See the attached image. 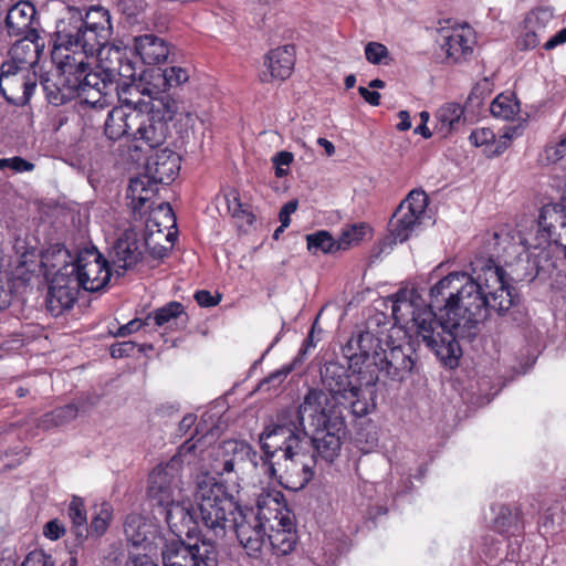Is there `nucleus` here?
I'll use <instances>...</instances> for the list:
<instances>
[{
    "mask_svg": "<svg viewBox=\"0 0 566 566\" xmlns=\"http://www.w3.org/2000/svg\"><path fill=\"white\" fill-rule=\"evenodd\" d=\"M471 272H453L430 289L428 306L412 312V328L446 366H458L460 339L475 336L491 312L504 315L517 302L506 272L492 259L471 262Z\"/></svg>",
    "mask_w": 566,
    "mask_h": 566,
    "instance_id": "1",
    "label": "nucleus"
},
{
    "mask_svg": "<svg viewBox=\"0 0 566 566\" xmlns=\"http://www.w3.org/2000/svg\"><path fill=\"white\" fill-rule=\"evenodd\" d=\"M326 397L311 391L295 408H286L259 437L263 455L249 443L233 442V452L253 468L276 479L286 490L304 489L315 474L317 459L328 463L339 454L338 432L343 428L339 411L325 413Z\"/></svg>",
    "mask_w": 566,
    "mask_h": 566,
    "instance_id": "2",
    "label": "nucleus"
},
{
    "mask_svg": "<svg viewBox=\"0 0 566 566\" xmlns=\"http://www.w3.org/2000/svg\"><path fill=\"white\" fill-rule=\"evenodd\" d=\"M321 378L324 389L311 388L305 396L315 390L321 391L326 397L325 413L332 410L339 411L343 428L338 432L339 442L345 434L344 409H350L356 417H364L369 412V402L363 395V390L373 388L379 380L374 370L363 369L361 367H348L336 361H328L321 368Z\"/></svg>",
    "mask_w": 566,
    "mask_h": 566,
    "instance_id": "3",
    "label": "nucleus"
},
{
    "mask_svg": "<svg viewBox=\"0 0 566 566\" xmlns=\"http://www.w3.org/2000/svg\"><path fill=\"white\" fill-rule=\"evenodd\" d=\"M195 501L198 517L206 528L201 541L213 545L233 527V523L239 518V513L243 509L226 491L224 486L209 474H201L197 478Z\"/></svg>",
    "mask_w": 566,
    "mask_h": 566,
    "instance_id": "4",
    "label": "nucleus"
},
{
    "mask_svg": "<svg viewBox=\"0 0 566 566\" xmlns=\"http://www.w3.org/2000/svg\"><path fill=\"white\" fill-rule=\"evenodd\" d=\"M201 440H186L177 453L166 462L157 464L148 475L146 494L157 506H167L182 497L181 472L185 465L197 467L202 458Z\"/></svg>",
    "mask_w": 566,
    "mask_h": 566,
    "instance_id": "5",
    "label": "nucleus"
},
{
    "mask_svg": "<svg viewBox=\"0 0 566 566\" xmlns=\"http://www.w3.org/2000/svg\"><path fill=\"white\" fill-rule=\"evenodd\" d=\"M105 48L97 39L94 42L90 40L81 10L69 7L67 17L56 23L51 52L52 62L56 66L75 62L82 65L84 60L94 55L99 56Z\"/></svg>",
    "mask_w": 566,
    "mask_h": 566,
    "instance_id": "6",
    "label": "nucleus"
},
{
    "mask_svg": "<svg viewBox=\"0 0 566 566\" xmlns=\"http://www.w3.org/2000/svg\"><path fill=\"white\" fill-rule=\"evenodd\" d=\"M496 245H499L503 253L507 256L512 254L517 255L514 264H511V277L516 282H532L539 274L542 269L541 254L544 248L551 242H555L553 237H546V231L541 228L539 219L536 222V234L533 238H527L521 232L512 233L510 231H501L494 233ZM559 247V244H558ZM563 249V247L560 245Z\"/></svg>",
    "mask_w": 566,
    "mask_h": 566,
    "instance_id": "7",
    "label": "nucleus"
},
{
    "mask_svg": "<svg viewBox=\"0 0 566 566\" xmlns=\"http://www.w3.org/2000/svg\"><path fill=\"white\" fill-rule=\"evenodd\" d=\"M60 72V82L69 94H76L85 104L103 108L108 104L107 96L116 92L107 73L102 69L93 72L87 60L82 65L69 63L56 66Z\"/></svg>",
    "mask_w": 566,
    "mask_h": 566,
    "instance_id": "8",
    "label": "nucleus"
},
{
    "mask_svg": "<svg viewBox=\"0 0 566 566\" xmlns=\"http://www.w3.org/2000/svg\"><path fill=\"white\" fill-rule=\"evenodd\" d=\"M281 496L279 491L262 490L256 506L260 507V518H265L269 524L268 541L273 552L286 555L296 545V532L290 513L282 507Z\"/></svg>",
    "mask_w": 566,
    "mask_h": 566,
    "instance_id": "9",
    "label": "nucleus"
},
{
    "mask_svg": "<svg viewBox=\"0 0 566 566\" xmlns=\"http://www.w3.org/2000/svg\"><path fill=\"white\" fill-rule=\"evenodd\" d=\"M80 289L88 292L102 290L111 277L107 261L95 247L80 250L74 265L66 269Z\"/></svg>",
    "mask_w": 566,
    "mask_h": 566,
    "instance_id": "10",
    "label": "nucleus"
},
{
    "mask_svg": "<svg viewBox=\"0 0 566 566\" xmlns=\"http://www.w3.org/2000/svg\"><path fill=\"white\" fill-rule=\"evenodd\" d=\"M385 346L375 350L373 355V368L375 374L392 381H403L412 371L415 359L413 352L409 345H395L386 340Z\"/></svg>",
    "mask_w": 566,
    "mask_h": 566,
    "instance_id": "11",
    "label": "nucleus"
},
{
    "mask_svg": "<svg viewBox=\"0 0 566 566\" xmlns=\"http://www.w3.org/2000/svg\"><path fill=\"white\" fill-rule=\"evenodd\" d=\"M123 84L122 93H117L120 105L108 112L104 125L105 135L112 140L128 136L129 125L127 120L138 119L140 90L134 83L127 84L124 82Z\"/></svg>",
    "mask_w": 566,
    "mask_h": 566,
    "instance_id": "12",
    "label": "nucleus"
},
{
    "mask_svg": "<svg viewBox=\"0 0 566 566\" xmlns=\"http://www.w3.org/2000/svg\"><path fill=\"white\" fill-rule=\"evenodd\" d=\"M164 566H218L217 546L200 541L186 546L180 541H171L161 552Z\"/></svg>",
    "mask_w": 566,
    "mask_h": 566,
    "instance_id": "13",
    "label": "nucleus"
},
{
    "mask_svg": "<svg viewBox=\"0 0 566 566\" xmlns=\"http://www.w3.org/2000/svg\"><path fill=\"white\" fill-rule=\"evenodd\" d=\"M427 206L428 197L423 190L415 189L408 193L396 209L389 223L396 241L403 242L409 239L421 223Z\"/></svg>",
    "mask_w": 566,
    "mask_h": 566,
    "instance_id": "14",
    "label": "nucleus"
},
{
    "mask_svg": "<svg viewBox=\"0 0 566 566\" xmlns=\"http://www.w3.org/2000/svg\"><path fill=\"white\" fill-rule=\"evenodd\" d=\"M238 517L229 531L235 532L238 541L250 556H258L265 543V536L268 537V522L260 518L258 506L256 512L250 507L242 509Z\"/></svg>",
    "mask_w": 566,
    "mask_h": 566,
    "instance_id": "15",
    "label": "nucleus"
},
{
    "mask_svg": "<svg viewBox=\"0 0 566 566\" xmlns=\"http://www.w3.org/2000/svg\"><path fill=\"white\" fill-rule=\"evenodd\" d=\"M80 287L73 276L57 274L51 277L46 294V308L53 316L70 311L78 296Z\"/></svg>",
    "mask_w": 566,
    "mask_h": 566,
    "instance_id": "16",
    "label": "nucleus"
},
{
    "mask_svg": "<svg viewBox=\"0 0 566 566\" xmlns=\"http://www.w3.org/2000/svg\"><path fill=\"white\" fill-rule=\"evenodd\" d=\"M98 60L99 69L107 73L111 82L116 86V93H119V80L135 82L138 76L135 63L129 59L126 50L118 46H106Z\"/></svg>",
    "mask_w": 566,
    "mask_h": 566,
    "instance_id": "17",
    "label": "nucleus"
},
{
    "mask_svg": "<svg viewBox=\"0 0 566 566\" xmlns=\"http://www.w3.org/2000/svg\"><path fill=\"white\" fill-rule=\"evenodd\" d=\"M380 346L384 345L371 332L361 331L348 339L342 352L350 363V367L373 370V355L375 350H379Z\"/></svg>",
    "mask_w": 566,
    "mask_h": 566,
    "instance_id": "18",
    "label": "nucleus"
},
{
    "mask_svg": "<svg viewBox=\"0 0 566 566\" xmlns=\"http://www.w3.org/2000/svg\"><path fill=\"white\" fill-rule=\"evenodd\" d=\"M138 119L140 126L134 133V140L142 142L146 147L154 149L160 147L168 136V123L164 115L155 112H148L143 106L138 109Z\"/></svg>",
    "mask_w": 566,
    "mask_h": 566,
    "instance_id": "19",
    "label": "nucleus"
},
{
    "mask_svg": "<svg viewBox=\"0 0 566 566\" xmlns=\"http://www.w3.org/2000/svg\"><path fill=\"white\" fill-rule=\"evenodd\" d=\"M44 40L32 29L29 36H24L12 45L9 52L10 61L4 64L15 69L35 71L34 67L44 52Z\"/></svg>",
    "mask_w": 566,
    "mask_h": 566,
    "instance_id": "20",
    "label": "nucleus"
},
{
    "mask_svg": "<svg viewBox=\"0 0 566 566\" xmlns=\"http://www.w3.org/2000/svg\"><path fill=\"white\" fill-rule=\"evenodd\" d=\"M539 226L546 231V237H553L563 247L566 260V196L560 203L545 205L539 212Z\"/></svg>",
    "mask_w": 566,
    "mask_h": 566,
    "instance_id": "21",
    "label": "nucleus"
},
{
    "mask_svg": "<svg viewBox=\"0 0 566 566\" xmlns=\"http://www.w3.org/2000/svg\"><path fill=\"white\" fill-rule=\"evenodd\" d=\"M180 169V157L168 148L157 150L146 164V174L154 184H170Z\"/></svg>",
    "mask_w": 566,
    "mask_h": 566,
    "instance_id": "22",
    "label": "nucleus"
},
{
    "mask_svg": "<svg viewBox=\"0 0 566 566\" xmlns=\"http://www.w3.org/2000/svg\"><path fill=\"white\" fill-rule=\"evenodd\" d=\"M36 86V72L23 69H15L12 65L2 64L0 73V91L6 98L7 90L12 92L22 91L23 97L28 101Z\"/></svg>",
    "mask_w": 566,
    "mask_h": 566,
    "instance_id": "23",
    "label": "nucleus"
},
{
    "mask_svg": "<svg viewBox=\"0 0 566 566\" xmlns=\"http://www.w3.org/2000/svg\"><path fill=\"white\" fill-rule=\"evenodd\" d=\"M294 46L285 45L272 50L265 57L264 65L268 71L263 72L261 80L270 82L272 80L283 81L292 74L295 59Z\"/></svg>",
    "mask_w": 566,
    "mask_h": 566,
    "instance_id": "24",
    "label": "nucleus"
},
{
    "mask_svg": "<svg viewBox=\"0 0 566 566\" xmlns=\"http://www.w3.org/2000/svg\"><path fill=\"white\" fill-rule=\"evenodd\" d=\"M517 134V127L506 128L499 137L490 128H476L470 134L469 140L476 147L484 146V151L488 156H499L509 148L512 139Z\"/></svg>",
    "mask_w": 566,
    "mask_h": 566,
    "instance_id": "25",
    "label": "nucleus"
},
{
    "mask_svg": "<svg viewBox=\"0 0 566 566\" xmlns=\"http://www.w3.org/2000/svg\"><path fill=\"white\" fill-rule=\"evenodd\" d=\"M140 245V242L130 234H125L124 238L116 241L111 258L112 264L118 274H120L119 270H130L138 264L143 258Z\"/></svg>",
    "mask_w": 566,
    "mask_h": 566,
    "instance_id": "26",
    "label": "nucleus"
},
{
    "mask_svg": "<svg viewBox=\"0 0 566 566\" xmlns=\"http://www.w3.org/2000/svg\"><path fill=\"white\" fill-rule=\"evenodd\" d=\"M134 51L142 62L148 65L165 62L169 55L166 41L150 33L134 38Z\"/></svg>",
    "mask_w": 566,
    "mask_h": 566,
    "instance_id": "27",
    "label": "nucleus"
},
{
    "mask_svg": "<svg viewBox=\"0 0 566 566\" xmlns=\"http://www.w3.org/2000/svg\"><path fill=\"white\" fill-rule=\"evenodd\" d=\"M174 501L167 506H160L165 511L166 522L171 532L181 537L184 534L190 536L197 528V522L193 520L189 505L181 501Z\"/></svg>",
    "mask_w": 566,
    "mask_h": 566,
    "instance_id": "28",
    "label": "nucleus"
},
{
    "mask_svg": "<svg viewBox=\"0 0 566 566\" xmlns=\"http://www.w3.org/2000/svg\"><path fill=\"white\" fill-rule=\"evenodd\" d=\"M187 319L184 305L172 301L148 314L144 324L149 325L153 321L154 325L172 331L185 327Z\"/></svg>",
    "mask_w": 566,
    "mask_h": 566,
    "instance_id": "29",
    "label": "nucleus"
},
{
    "mask_svg": "<svg viewBox=\"0 0 566 566\" xmlns=\"http://www.w3.org/2000/svg\"><path fill=\"white\" fill-rule=\"evenodd\" d=\"M83 24L88 29V38L92 42L96 39L107 46L112 35L109 12L103 7H92L83 15Z\"/></svg>",
    "mask_w": 566,
    "mask_h": 566,
    "instance_id": "30",
    "label": "nucleus"
},
{
    "mask_svg": "<svg viewBox=\"0 0 566 566\" xmlns=\"http://www.w3.org/2000/svg\"><path fill=\"white\" fill-rule=\"evenodd\" d=\"M474 38L470 28L454 29L451 34L443 38L441 44L447 57L459 62L472 53Z\"/></svg>",
    "mask_w": 566,
    "mask_h": 566,
    "instance_id": "31",
    "label": "nucleus"
},
{
    "mask_svg": "<svg viewBox=\"0 0 566 566\" xmlns=\"http://www.w3.org/2000/svg\"><path fill=\"white\" fill-rule=\"evenodd\" d=\"M35 8L28 1H20L12 6L6 17V28L9 35H21L31 32L30 27L35 17Z\"/></svg>",
    "mask_w": 566,
    "mask_h": 566,
    "instance_id": "32",
    "label": "nucleus"
},
{
    "mask_svg": "<svg viewBox=\"0 0 566 566\" xmlns=\"http://www.w3.org/2000/svg\"><path fill=\"white\" fill-rule=\"evenodd\" d=\"M75 256H72L70 251L61 244L51 245L42 254L41 264L45 269V274L53 277L57 274H67L72 276L66 269L74 265Z\"/></svg>",
    "mask_w": 566,
    "mask_h": 566,
    "instance_id": "33",
    "label": "nucleus"
},
{
    "mask_svg": "<svg viewBox=\"0 0 566 566\" xmlns=\"http://www.w3.org/2000/svg\"><path fill=\"white\" fill-rule=\"evenodd\" d=\"M159 184H154L153 178L146 174L132 179L127 189V197L132 199L134 210H140L150 202L158 191Z\"/></svg>",
    "mask_w": 566,
    "mask_h": 566,
    "instance_id": "34",
    "label": "nucleus"
},
{
    "mask_svg": "<svg viewBox=\"0 0 566 566\" xmlns=\"http://www.w3.org/2000/svg\"><path fill=\"white\" fill-rule=\"evenodd\" d=\"M224 199L227 202L228 211L234 219L238 228L245 229L254 223L255 216L251 206L243 203L240 200L239 193L237 191L227 193Z\"/></svg>",
    "mask_w": 566,
    "mask_h": 566,
    "instance_id": "35",
    "label": "nucleus"
},
{
    "mask_svg": "<svg viewBox=\"0 0 566 566\" xmlns=\"http://www.w3.org/2000/svg\"><path fill=\"white\" fill-rule=\"evenodd\" d=\"M463 107L458 103H447L441 106L437 114V129L443 136H448L461 123L463 117Z\"/></svg>",
    "mask_w": 566,
    "mask_h": 566,
    "instance_id": "36",
    "label": "nucleus"
},
{
    "mask_svg": "<svg viewBox=\"0 0 566 566\" xmlns=\"http://www.w3.org/2000/svg\"><path fill=\"white\" fill-rule=\"evenodd\" d=\"M495 517L493 527L501 534L514 533L522 527L521 512L518 509H511L505 505L493 507Z\"/></svg>",
    "mask_w": 566,
    "mask_h": 566,
    "instance_id": "37",
    "label": "nucleus"
},
{
    "mask_svg": "<svg viewBox=\"0 0 566 566\" xmlns=\"http://www.w3.org/2000/svg\"><path fill=\"white\" fill-rule=\"evenodd\" d=\"M77 406L70 403L54 409L51 412L44 413L38 422V427L44 430H50L64 426L77 417Z\"/></svg>",
    "mask_w": 566,
    "mask_h": 566,
    "instance_id": "38",
    "label": "nucleus"
},
{
    "mask_svg": "<svg viewBox=\"0 0 566 566\" xmlns=\"http://www.w3.org/2000/svg\"><path fill=\"white\" fill-rule=\"evenodd\" d=\"M306 245L311 254H335L339 252V245L336 240L326 230H318L316 232L306 234Z\"/></svg>",
    "mask_w": 566,
    "mask_h": 566,
    "instance_id": "39",
    "label": "nucleus"
},
{
    "mask_svg": "<svg viewBox=\"0 0 566 566\" xmlns=\"http://www.w3.org/2000/svg\"><path fill=\"white\" fill-rule=\"evenodd\" d=\"M148 528L145 518L135 513L127 515L124 523L126 539L134 546H140L146 542Z\"/></svg>",
    "mask_w": 566,
    "mask_h": 566,
    "instance_id": "40",
    "label": "nucleus"
},
{
    "mask_svg": "<svg viewBox=\"0 0 566 566\" xmlns=\"http://www.w3.org/2000/svg\"><path fill=\"white\" fill-rule=\"evenodd\" d=\"M139 106H143L148 112L157 109L159 114L164 115V119L167 123L174 119L179 109L177 101L170 97V95L165 94V91H163L160 96L151 97L150 102H145L139 97Z\"/></svg>",
    "mask_w": 566,
    "mask_h": 566,
    "instance_id": "41",
    "label": "nucleus"
},
{
    "mask_svg": "<svg viewBox=\"0 0 566 566\" xmlns=\"http://www.w3.org/2000/svg\"><path fill=\"white\" fill-rule=\"evenodd\" d=\"M490 112L496 118L511 120L520 113V104L513 94H500L491 103Z\"/></svg>",
    "mask_w": 566,
    "mask_h": 566,
    "instance_id": "42",
    "label": "nucleus"
},
{
    "mask_svg": "<svg viewBox=\"0 0 566 566\" xmlns=\"http://www.w3.org/2000/svg\"><path fill=\"white\" fill-rule=\"evenodd\" d=\"M113 506L108 502L95 504L93 507L92 521L90 530L96 536L104 535L113 520Z\"/></svg>",
    "mask_w": 566,
    "mask_h": 566,
    "instance_id": "43",
    "label": "nucleus"
},
{
    "mask_svg": "<svg viewBox=\"0 0 566 566\" xmlns=\"http://www.w3.org/2000/svg\"><path fill=\"white\" fill-rule=\"evenodd\" d=\"M67 512L73 524L74 534L80 539L84 538L87 533V517L83 500L78 496H73Z\"/></svg>",
    "mask_w": 566,
    "mask_h": 566,
    "instance_id": "44",
    "label": "nucleus"
},
{
    "mask_svg": "<svg viewBox=\"0 0 566 566\" xmlns=\"http://www.w3.org/2000/svg\"><path fill=\"white\" fill-rule=\"evenodd\" d=\"M367 232L365 223H356L345 228L340 237L336 240L339 251L348 250L352 245L363 240Z\"/></svg>",
    "mask_w": 566,
    "mask_h": 566,
    "instance_id": "45",
    "label": "nucleus"
},
{
    "mask_svg": "<svg viewBox=\"0 0 566 566\" xmlns=\"http://www.w3.org/2000/svg\"><path fill=\"white\" fill-rule=\"evenodd\" d=\"M161 80L163 91L171 87H177L182 83H186L189 78V73L186 69L180 66L167 67L158 74Z\"/></svg>",
    "mask_w": 566,
    "mask_h": 566,
    "instance_id": "46",
    "label": "nucleus"
},
{
    "mask_svg": "<svg viewBox=\"0 0 566 566\" xmlns=\"http://www.w3.org/2000/svg\"><path fill=\"white\" fill-rule=\"evenodd\" d=\"M293 370L292 365L283 366L282 368L271 373L266 378H264L258 386V390L269 392L272 389L279 388L282 382L286 379V377Z\"/></svg>",
    "mask_w": 566,
    "mask_h": 566,
    "instance_id": "47",
    "label": "nucleus"
},
{
    "mask_svg": "<svg viewBox=\"0 0 566 566\" xmlns=\"http://www.w3.org/2000/svg\"><path fill=\"white\" fill-rule=\"evenodd\" d=\"M365 56L371 64H387L385 60L389 57V51L382 43L371 41L365 45Z\"/></svg>",
    "mask_w": 566,
    "mask_h": 566,
    "instance_id": "48",
    "label": "nucleus"
},
{
    "mask_svg": "<svg viewBox=\"0 0 566 566\" xmlns=\"http://www.w3.org/2000/svg\"><path fill=\"white\" fill-rule=\"evenodd\" d=\"M21 566H55V560L43 551H33L27 555Z\"/></svg>",
    "mask_w": 566,
    "mask_h": 566,
    "instance_id": "49",
    "label": "nucleus"
},
{
    "mask_svg": "<svg viewBox=\"0 0 566 566\" xmlns=\"http://www.w3.org/2000/svg\"><path fill=\"white\" fill-rule=\"evenodd\" d=\"M6 167L11 168L17 172L32 171L34 169V165L22 157L1 158L0 169Z\"/></svg>",
    "mask_w": 566,
    "mask_h": 566,
    "instance_id": "50",
    "label": "nucleus"
},
{
    "mask_svg": "<svg viewBox=\"0 0 566 566\" xmlns=\"http://www.w3.org/2000/svg\"><path fill=\"white\" fill-rule=\"evenodd\" d=\"M566 156V137L554 145L545 148V157L547 161L555 164Z\"/></svg>",
    "mask_w": 566,
    "mask_h": 566,
    "instance_id": "51",
    "label": "nucleus"
},
{
    "mask_svg": "<svg viewBox=\"0 0 566 566\" xmlns=\"http://www.w3.org/2000/svg\"><path fill=\"white\" fill-rule=\"evenodd\" d=\"M43 534L46 538L56 541L65 534V528L57 520H52L44 525Z\"/></svg>",
    "mask_w": 566,
    "mask_h": 566,
    "instance_id": "52",
    "label": "nucleus"
},
{
    "mask_svg": "<svg viewBox=\"0 0 566 566\" xmlns=\"http://www.w3.org/2000/svg\"><path fill=\"white\" fill-rule=\"evenodd\" d=\"M135 347V343L130 340L117 343L111 347V356L113 358L130 356L134 353Z\"/></svg>",
    "mask_w": 566,
    "mask_h": 566,
    "instance_id": "53",
    "label": "nucleus"
},
{
    "mask_svg": "<svg viewBox=\"0 0 566 566\" xmlns=\"http://www.w3.org/2000/svg\"><path fill=\"white\" fill-rule=\"evenodd\" d=\"M195 300L202 307H211L216 306L220 302L221 296L219 294L213 296L209 291L201 290L196 292Z\"/></svg>",
    "mask_w": 566,
    "mask_h": 566,
    "instance_id": "54",
    "label": "nucleus"
},
{
    "mask_svg": "<svg viewBox=\"0 0 566 566\" xmlns=\"http://www.w3.org/2000/svg\"><path fill=\"white\" fill-rule=\"evenodd\" d=\"M297 200L287 201L280 210L279 219L283 227H289L291 223V214L297 209Z\"/></svg>",
    "mask_w": 566,
    "mask_h": 566,
    "instance_id": "55",
    "label": "nucleus"
},
{
    "mask_svg": "<svg viewBox=\"0 0 566 566\" xmlns=\"http://www.w3.org/2000/svg\"><path fill=\"white\" fill-rule=\"evenodd\" d=\"M126 566H159L147 554H130Z\"/></svg>",
    "mask_w": 566,
    "mask_h": 566,
    "instance_id": "56",
    "label": "nucleus"
},
{
    "mask_svg": "<svg viewBox=\"0 0 566 566\" xmlns=\"http://www.w3.org/2000/svg\"><path fill=\"white\" fill-rule=\"evenodd\" d=\"M143 325H145V324L142 323L139 319H132L127 324L120 326L117 329L115 336H117V337L128 336V335L137 332Z\"/></svg>",
    "mask_w": 566,
    "mask_h": 566,
    "instance_id": "57",
    "label": "nucleus"
},
{
    "mask_svg": "<svg viewBox=\"0 0 566 566\" xmlns=\"http://www.w3.org/2000/svg\"><path fill=\"white\" fill-rule=\"evenodd\" d=\"M360 96L370 105L378 106L380 103V94L376 91H369L367 87L359 86Z\"/></svg>",
    "mask_w": 566,
    "mask_h": 566,
    "instance_id": "58",
    "label": "nucleus"
},
{
    "mask_svg": "<svg viewBox=\"0 0 566 566\" xmlns=\"http://www.w3.org/2000/svg\"><path fill=\"white\" fill-rule=\"evenodd\" d=\"M237 458H240V455H235L231 459H226L223 462L220 463V467H214V472L219 475H224L228 473L234 472V467L237 464L235 460Z\"/></svg>",
    "mask_w": 566,
    "mask_h": 566,
    "instance_id": "59",
    "label": "nucleus"
},
{
    "mask_svg": "<svg viewBox=\"0 0 566 566\" xmlns=\"http://www.w3.org/2000/svg\"><path fill=\"white\" fill-rule=\"evenodd\" d=\"M566 42V28L558 31L554 36H552L545 44V50H553L557 45H560Z\"/></svg>",
    "mask_w": 566,
    "mask_h": 566,
    "instance_id": "60",
    "label": "nucleus"
},
{
    "mask_svg": "<svg viewBox=\"0 0 566 566\" xmlns=\"http://www.w3.org/2000/svg\"><path fill=\"white\" fill-rule=\"evenodd\" d=\"M293 159H294V156H293L292 153L282 150V151H279L273 157L272 160H273L274 166H286V167H289L292 164Z\"/></svg>",
    "mask_w": 566,
    "mask_h": 566,
    "instance_id": "61",
    "label": "nucleus"
},
{
    "mask_svg": "<svg viewBox=\"0 0 566 566\" xmlns=\"http://www.w3.org/2000/svg\"><path fill=\"white\" fill-rule=\"evenodd\" d=\"M398 117L400 122L397 124V129L400 132H406L411 127V120L409 113L407 111H400L398 113Z\"/></svg>",
    "mask_w": 566,
    "mask_h": 566,
    "instance_id": "62",
    "label": "nucleus"
},
{
    "mask_svg": "<svg viewBox=\"0 0 566 566\" xmlns=\"http://www.w3.org/2000/svg\"><path fill=\"white\" fill-rule=\"evenodd\" d=\"M196 420H197V417L195 415H192V413L186 415L179 423V431L182 433L188 432V430L195 424Z\"/></svg>",
    "mask_w": 566,
    "mask_h": 566,
    "instance_id": "63",
    "label": "nucleus"
},
{
    "mask_svg": "<svg viewBox=\"0 0 566 566\" xmlns=\"http://www.w3.org/2000/svg\"><path fill=\"white\" fill-rule=\"evenodd\" d=\"M317 144H318L319 146H322V147L325 149V151H326V155H327V156H332V155H334V153H335V147H334V145H333V143H332V142H329V140H328V139H326V138L319 137V138L317 139Z\"/></svg>",
    "mask_w": 566,
    "mask_h": 566,
    "instance_id": "64",
    "label": "nucleus"
}]
</instances>
